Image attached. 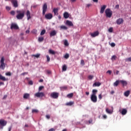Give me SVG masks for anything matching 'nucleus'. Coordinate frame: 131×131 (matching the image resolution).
Masks as SVG:
<instances>
[{"mask_svg": "<svg viewBox=\"0 0 131 131\" xmlns=\"http://www.w3.org/2000/svg\"><path fill=\"white\" fill-rule=\"evenodd\" d=\"M49 53L50 54V55H56V52L52 49L49 50Z\"/></svg>", "mask_w": 131, "mask_h": 131, "instance_id": "nucleus-25", "label": "nucleus"}, {"mask_svg": "<svg viewBox=\"0 0 131 131\" xmlns=\"http://www.w3.org/2000/svg\"><path fill=\"white\" fill-rule=\"evenodd\" d=\"M10 14H11L12 16H15V15L16 14V12H15V11L12 10V11L10 12Z\"/></svg>", "mask_w": 131, "mask_h": 131, "instance_id": "nucleus-36", "label": "nucleus"}, {"mask_svg": "<svg viewBox=\"0 0 131 131\" xmlns=\"http://www.w3.org/2000/svg\"><path fill=\"white\" fill-rule=\"evenodd\" d=\"M45 19H47L48 20H51V19L53 18V14L50 13L48 14H45Z\"/></svg>", "mask_w": 131, "mask_h": 131, "instance_id": "nucleus-8", "label": "nucleus"}, {"mask_svg": "<svg viewBox=\"0 0 131 131\" xmlns=\"http://www.w3.org/2000/svg\"><path fill=\"white\" fill-rule=\"evenodd\" d=\"M126 113H127V110H126V109L124 108L122 110L121 114L122 115H125V114H126Z\"/></svg>", "mask_w": 131, "mask_h": 131, "instance_id": "nucleus-27", "label": "nucleus"}, {"mask_svg": "<svg viewBox=\"0 0 131 131\" xmlns=\"http://www.w3.org/2000/svg\"><path fill=\"white\" fill-rule=\"evenodd\" d=\"M106 73H108V74H110V75H111V74L112 73V71H111V70H108V71L106 72Z\"/></svg>", "mask_w": 131, "mask_h": 131, "instance_id": "nucleus-51", "label": "nucleus"}, {"mask_svg": "<svg viewBox=\"0 0 131 131\" xmlns=\"http://www.w3.org/2000/svg\"><path fill=\"white\" fill-rule=\"evenodd\" d=\"M46 117L47 118V119H50L51 118V116L49 115H46Z\"/></svg>", "mask_w": 131, "mask_h": 131, "instance_id": "nucleus-54", "label": "nucleus"}, {"mask_svg": "<svg viewBox=\"0 0 131 131\" xmlns=\"http://www.w3.org/2000/svg\"><path fill=\"white\" fill-rule=\"evenodd\" d=\"M28 74V72H24V73H23L20 74V75H23V76H24V75H27Z\"/></svg>", "mask_w": 131, "mask_h": 131, "instance_id": "nucleus-50", "label": "nucleus"}, {"mask_svg": "<svg viewBox=\"0 0 131 131\" xmlns=\"http://www.w3.org/2000/svg\"><path fill=\"white\" fill-rule=\"evenodd\" d=\"M43 86H40L38 89L39 92H40V91H42V89H43Z\"/></svg>", "mask_w": 131, "mask_h": 131, "instance_id": "nucleus-47", "label": "nucleus"}, {"mask_svg": "<svg viewBox=\"0 0 131 131\" xmlns=\"http://www.w3.org/2000/svg\"><path fill=\"white\" fill-rule=\"evenodd\" d=\"M68 98H72L73 97V93H70L67 95Z\"/></svg>", "mask_w": 131, "mask_h": 131, "instance_id": "nucleus-37", "label": "nucleus"}, {"mask_svg": "<svg viewBox=\"0 0 131 131\" xmlns=\"http://www.w3.org/2000/svg\"><path fill=\"white\" fill-rule=\"evenodd\" d=\"M60 29H63V30H67L68 29V28L65 26H60Z\"/></svg>", "mask_w": 131, "mask_h": 131, "instance_id": "nucleus-33", "label": "nucleus"}, {"mask_svg": "<svg viewBox=\"0 0 131 131\" xmlns=\"http://www.w3.org/2000/svg\"><path fill=\"white\" fill-rule=\"evenodd\" d=\"M11 29H19V27H18V25H17V24H12L11 27H10Z\"/></svg>", "mask_w": 131, "mask_h": 131, "instance_id": "nucleus-10", "label": "nucleus"}, {"mask_svg": "<svg viewBox=\"0 0 131 131\" xmlns=\"http://www.w3.org/2000/svg\"><path fill=\"white\" fill-rule=\"evenodd\" d=\"M116 23L118 25H120V24H122L123 23V19L119 18L116 20Z\"/></svg>", "mask_w": 131, "mask_h": 131, "instance_id": "nucleus-13", "label": "nucleus"}, {"mask_svg": "<svg viewBox=\"0 0 131 131\" xmlns=\"http://www.w3.org/2000/svg\"><path fill=\"white\" fill-rule=\"evenodd\" d=\"M46 33V30H42L40 33V35H43Z\"/></svg>", "mask_w": 131, "mask_h": 131, "instance_id": "nucleus-39", "label": "nucleus"}, {"mask_svg": "<svg viewBox=\"0 0 131 131\" xmlns=\"http://www.w3.org/2000/svg\"><path fill=\"white\" fill-rule=\"evenodd\" d=\"M0 62H1V65H0L1 69H2V70H5V68H6V64H5V58H4V57H2L1 58Z\"/></svg>", "mask_w": 131, "mask_h": 131, "instance_id": "nucleus-3", "label": "nucleus"}, {"mask_svg": "<svg viewBox=\"0 0 131 131\" xmlns=\"http://www.w3.org/2000/svg\"><path fill=\"white\" fill-rule=\"evenodd\" d=\"M4 84H5V83H4V82H0V86H1V85H4Z\"/></svg>", "mask_w": 131, "mask_h": 131, "instance_id": "nucleus-63", "label": "nucleus"}, {"mask_svg": "<svg viewBox=\"0 0 131 131\" xmlns=\"http://www.w3.org/2000/svg\"><path fill=\"white\" fill-rule=\"evenodd\" d=\"M120 83V80H116L114 83V86H118V84Z\"/></svg>", "mask_w": 131, "mask_h": 131, "instance_id": "nucleus-23", "label": "nucleus"}, {"mask_svg": "<svg viewBox=\"0 0 131 131\" xmlns=\"http://www.w3.org/2000/svg\"><path fill=\"white\" fill-rule=\"evenodd\" d=\"M33 57H35V58H39L40 57V54H37L32 55Z\"/></svg>", "mask_w": 131, "mask_h": 131, "instance_id": "nucleus-35", "label": "nucleus"}, {"mask_svg": "<svg viewBox=\"0 0 131 131\" xmlns=\"http://www.w3.org/2000/svg\"><path fill=\"white\" fill-rule=\"evenodd\" d=\"M32 33H34V34H36L37 33V30L36 29H33L32 31Z\"/></svg>", "mask_w": 131, "mask_h": 131, "instance_id": "nucleus-41", "label": "nucleus"}, {"mask_svg": "<svg viewBox=\"0 0 131 131\" xmlns=\"http://www.w3.org/2000/svg\"><path fill=\"white\" fill-rule=\"evenodd\" d=\"M0 80H2L3 81H7L8 79L6 78V77H4V76L0 74Z\"/></svg>", "mask_w": 131, "mask_h": 131, "instance_id": "nucleus-19", "label": "nucleus"}, {"mask_svg": "<svg viewBox=\"0 0 131 131\" xmlns=\"http://www.w3.org/2000/svg\"><path fill=\"white\" fill-rule=\"evenodd\" d=\"M68 87L67 86H63L60 87V90L61 91H66V90H67Z\"/></svg>", "mask_w": 131, "mask_h": 131, "instance_id": "nucleus-32", "label": "nucleus"}, {"mask_svg": "<svg viewBox=\"0 0 131 131\" xmlns=\"http://www.w3.org/2000/svg\"><path fill=\"white\" fill-rule=\"evenodd\" d=\"M66 24L68 25V26H73V23L70 20H67Z\"/></svg>", "mask_w": 131, "mask_h": 131, "instance_id": "nucleus-18", "label": "nucleus"}, {"mask_svg": "<svg viewBox=\"0 0 131 131\" xmlns=\"http://www.w3.org/2000/svg\"><path fill=\"white\" fill-rule=\"evenodd\" d=\"M12 3L14 8H17V7H18V2H17V1L13 0L12 1Z\"/></svg>", "mask_w": 131, "mask_h": 131, "instance_id": "nucleus-16", "label": "nucleus"}, {"mask_svg": "<svg viewBox=\"0 0 131 131\" xmlns=\"http://www.w3.org/2000/svg\"><path fill=\"white\" fill-rule=\"evenodd\" d=\"M85 94H86V96H89V95H90V92H85Z\"/></svg>", "mask_w": 131, "mask_h": 131, "instance_id": "nucleus-64", "label": "nucleus"}, {"mask_svg": "<svg viewBox=\"0 0 131 131\" xmlns=\"http://www.w3.org/2000/svg\"><path fill=\"white\" fill-rule=\"evenodd\" d=\"M126 62H131V57L126 59Z\"/></svg>", "mask_w": 131, "mask_h": 131, "instance_id": "nucleus-48", "label": "nucleus"}, {"mask_svg": "<svg viewBox=\"0 0 131 131\" xmlns=\"http://www.w3.org/2000/svg\"><path fill=\"white\" fill-rule=\"evenodd\" d=\"M7 125V121L0 120V126H6Z\"/></svg>", "mask_w": 131, "mask_h": 131, "instance_id": "nucleus-9", "label": "nucleus"}, {"mask_svg": "<svg viewBox=\"0 0 131 131\" xmlns=\"http://www.w3.org/2000/svg\"><path fill=\"white\" fill-rule=\"evenodd\" d=\"M102 98H103V97L102 96V94H99L98 95V98L99 99V100H102Z\"/></svg>", "mask_w": 131, "mask_h": 131, "instance_id": "nucleus-49", "label": "nucleus"}, {"mask_svg": "<svg viewBox=\"0 0 131 131\" xmlns=\"http://www.w3.org/2000/svg\"><path fill=\"white\" fill-rule=\"evenodd\" d=\"M7 95H4V97H3V99H4V100H6V99H7Z\"/></svg>", "mask_w": 131, "mask_h": 131, "instance_id": "nucleus-61", "label": "nucleus"}, {"mask_svg": "<svg viewBox=\"0 0 131 131\" xmlns=\"http://www.w3.org/2000/svg\"><path fill=\"white\" fill-rule=\"evenodd\" d=\"M32 113H38V110L33 109V110H32Z\"/></svg>", "mask_w": 131, "mask_h": 131, "instance_id": "nucleus-40", "label": "nucleus"}, {"mask_svg": "<svg viewBox=\"0 0 131 131\" xmlns=\"http://www.w3.org/2000/svg\"><path fill=\"white\" fill-rule=\"evenodd\" d=\"M97 93H98V90L96 89H94L92 90V95L97 96Z\"/></svg>", "mask_w": 131, "mask_h": 131, "instance_id": "nucleus-26", "label": "nucleus"}, {"mask_svg": "<svg viewBox=\"0 0 131 131\" xmlns=\"http://www.w3.org/2000/svg\"><path fill=\"white\" fill-rule=\"evenodd\" d=\"M101 85V82H95L93 84V86H100Z\"/></svg>", "mask_w": 131, "mask_h": 131, "instance_id": "nucleus-21", "label": "nucleus"}, {"mask_svg": "<svg viewBox=\"0 0 131 131\" xmlns=\"http://www.w3.org/2000/svg\"><path fill=\"white\" fill-rule=\"evenodd\" d=\"M63 16L65 19L69 18V13H68L67 12H65L63 14Z\"/></svg>", "mask_w": 131, "mask_h": 131, "instance_id": "nucleus-22", "label": "nucleus"}, {"mask_svg": "<svg viewBox=\"0 0 131 131\" xmlns=\"http://www.w3.org/2000/svg\"><path fill=\"white\" fill-rule=\"evenodd\" d=\"M53 12L54 15L57 16L58 15V8H54L53 9Z\"/></svg>", "mask_w": 131, "mask_h": 131, "instance_id": "nucleus-29", "label": "nucleus"}, {"mask_svg": "<svg viewBox=\"0 0 131 131\" xmlns=\"http://www.w3.org/2000/svg\"><path fill=\"white\" fill-rule=\"evenodd\" d=\"M26 15L27 17V20H30V19H31V16H30V11H29V10L27 11Z\"/></svg>", "mask_w": 131, "mask_h": 131, "instance_id": "nucleus-17", "label": "nucleus"}, {"mask_svg": "<svg viewBox=\"0 0 131 131\" xmlns=\"http://www.w3.org/2000/svg\"><path fill=\"white\" fill-rule=\"evenodd\" d=\"M111 47H115V43L114 42H112L111 44Z\"/></svg>", "mask_w": 131, "mask_h": 131, "instance_id": "nucleus-58", "label": "nucleus"}, {"mask_svg": "<svg viewBox=\"0 0 131 131\" xmlns=\"http://www.w3.org/2000/svg\"><path fill=\"white\" fill-rule=\"evenodd\" d=\"M116 9H119V5H117L115 6Z\"/></svg>", "mask_w": 131, "mask_h": 131, "instance_id": "nucleus-59", "label": "nucleus"}, {"mask_svg": "<svg viewBox=\"0 0 131 131\" xmlns=\"http://www.w3.org/2000/svg\"><path fill=\"white\" fill-rule=\"evenodd\" d=\"M103 119H106L107 115H103Z\"/></svg>", "mask_w": 131, "mask_h": 131, "instance_id": "nucleus-57", "label": "nucleus"}, {"mask_svg": "<svg viewBox=\"0 0 131 131\" xmlns=\"http://www.w3.org/2000/svg\"><path fill=\"white\" fill-rule=\"evenodd\" d=\"M23 98L24 99L27 100V99H29V98H30V94L28 93H25L24 94Z\"/></svg>", "mask_w": 131, "mask_h": 131, "instance_id": "nucleus-15", "label": "nucleus"}, {"mask_svg": "<svg viewBox=\"0 0 131 131\" xmlns=\"http://www.w3.org/2000/svg\"><path fill=\"white\" fill-rule=\"evenodd\" d=\"M64 58H65V59H68V58H69V54H66L64 56Z\"/></svg>", "mask_w": 131, "mask_h": 131, "instance_id": "nucleus-44", "label": "nucleus"}, {"mask_svg": "<svg viewBox=\"0 0 131 131\" xmlns=\"http://www.w3.org/2000/svg\"><path fill=\"white\" fill-rule=\"evenodd\" d=\"M99 34V31H98L94 32V33H91L90 34L91 36H92V37H96V36H98Z\"/></svg>", "mask_w": 131, "mask_h": 131, "instance_id": "nucleus-11", "label": "nucleus"}, {"mask_svg": "<svg viewBox=\"0 0 131 131\" xmlns=\"http://www.w3.org/2000/svg\"><path fill=\"white\" fill-rule=\"evenodd\" d=\"M116 75H118V74H119V71H116Z\"/></svg>", "mask_w": 131, "mask_h": 131, "instance_id": "nucleus-60", "label": "nucleus"}, {"mask_svg": "<svg viewBox=\"0 0 131 131\" xmlns=\"http://www.w3.org/2000/svg\"><path fill=\"white\" fill-rule=\"evenodd\" d=\"M57 34V32L55 30L51 31L50 33V36H55Z\"/></svg>", "mask_w": 131, "mask_h": 131, "instance_id": "nucleus-20", "label": "nucleus"}, {"mask_svg": "<svg viewBox=\"0 0 131 131\" xmlns=\"http://www.w3.org/2000/svg\"><path fill=\"white\" fill-rule=\"evenodd\" d=\"M74 104V102L73 101H70L69 102H68L66 104V106H72Z\"/></svg>", "mask_w": 131, "mask_h": 131, "instance_id": "nucleus-30", "label": "nucleus"}, {"mask_svg": "<svg viewBox=\"0 0 131 131\" xmlns=\"http://www.w3.org/2000/svg\"><path fill=\"white\" fill-rule=\"evenodd\" d=\"M50 97L53 99H58V98H59V93L57 92H53L50 94Z\"/></svg>", "mask_w": 131, "mask_h": 131, "instance_id": "nucleus-4", "label": "nucleus"}, {"mask_svg": "<svg viewBox=\"0 0 131 131\" xmlns=\"http://www.w3.org/2000/svg\"><path fill=\"white\" fill-rule=\"evenodd\" d=\"M105 111L108 114H112V113H113V111H111V110L108 109V108H106Z\"/></svg>", "mask_w": 131, "mask_h": 131, "instance_id": "nucleus-28", "label": "nucleus"}, {"mask_svg": "<svg viewBox=\"0 0 131 131\" xmlns=\"http://www.w3.org/2000/svg\"><path fill=\"white\" fill-rule=\"evenodd\" d=\"M47 10H48V4H47V3H45L42 7V15H43V16L46 15V12H47Z\"/></svg>", "mask_w": 131, "mask_h": 131, "instance_id": "nucleus-6", "label": "nucleus"}, {"mask_svg": "<svg viewBox=\"0 0 131 131\" xmlns=\"http://www.w3.org/2000/svg\"><path fill=\"white\" fill-rule=\"evenodd\" d=\"M116 56L113 55V56L112 57V60H116Z\"/></svg>", "mask_w": 131, "mask_h": 131, "instance_id": "nucleus-52", "label": "nucleus"}, {"mask_svg": "<svg viewBox=\"0 0 131 131\" xmlns=\"http://www.w3.org/2000/svg\"><path fill=\"white\" fill-rule=\"evenodd\" d=\"M6 10H7V11H10V10H11L10 7H8V6H7V7H6Z\"/></svg>", "mask_w": 131, "mask_h": 131, "instance_id": "nucleus-55", "label": "nucleus"}, {"mask_svg": "<svg viewBox=\"0 0 131 131\" xmlns=\"http://www.w3.org/2000/svg\"><path fill=\"white\" fill-rule=\"evenodd\" d=\"M88 78H89V79H90V80H92V79H93V78H94V76H93V75H89L88 76Z\"/></svg>", "mask_w": 131, "mask_h": 131, "instance_id": "nucleus-43", "label": "nucleus"}, {"mask_svg": "<svg viewBox=\"0 0 131 131\" xmlns=\"http://www.w3.org/2000/svg\"><path fill=\"white\" fill-rule=\"evenodd\" d=\"M105 14L107 18H111V17H112L113 12L111 11L110 8H107L105 11Z\"/></svg>", "mask_w": 131, "mask_h": 131, "instance_id": "nucleus-2", "label": "nucleus"}, {"mask_svg": "<svg viewBox=\"0 0 131 131\" xmlns=\"http://www.w3.org/2000/svg\"><path fill=\"white\" fill-rule=\"evenodd\" d=\"M46 58L47 59V62H50V61H51V58L49 55H46Z\"/></svg>", "mask_w": 131, "mask_h": 131, "instance_id": "nucleus-42", "label": "nucleus"}, {"mask_svg": "<svg viewBox=\"0 0 131 131\" xmlns=\"http://www.w3.org/2000/svg\"><path fill=\"white\" fill-rule=\"evenodd\" d=\"M29 84H30L31 85H32V84H33V82L32 81H30L29 82Z\"/></svg>", "mask_w": 131, "mask_h": 131, "instance_id": "nucleus-56", "label": "nucleus"}, {"mask_svg": "<svg viewBox=\"0 0 131 131\" xmlns=\"http://www.w3.org/2000/svg\"><path fill=\"white\" fill-rule=\"evenodd\" d=\"M109 32H113V28L111 27L108 29Z\"/></svg>", "mask_w": 131, "mask_h": 131, "instance_id": "nucleus-46", "label": "nucleus"}, {"mask_svg": "<svg viewBox=\"0 0 131 131\" xmlns=\"http://www.w3.org/2000/svg\"><path fill=\"white\" fill-rule=\"evenodd\" d=\"M91 100L93 103H97L98 101V97H97V95H91Z\"/></svg>", "mask_w": 131, "mask_h": 131, "instance_id": "nucleus-5", "label": "nucleus"}, {"mask_svg": "<svg viewBox=\"0 0 131 131\" xmlns=\"http://www.w3.org/2000/svg\"><path fill=\"white\" fill-rule=\"evenodd\" d=\"M64 46H66L67 47L68 46H69V44L68 43V41H67V40H65V41L64 42Z\"/></svg>", "mask_w": 131, "mask_h": 131, "instance_id": "nucleus-38", "label": "nucleus"}, {"mask_svg": "<svg viewBox=\"0 0 131 131\" xmlns=\"http://www.w3.org/2000/svg\"><path fill=\"white\" fill-rule=\"evenodd\" d=\"M81 65H84V60L83 59L81 60Z\"/></svg>", "mask_w": 131, "mask_h": 131, "instance_id": "nucleus-53", "label": "nucleus"}, {"mask_svg": "<svg viewBox=\"0 0 131 131\" xmlns=\"http://www.w3.org/2000/svg\"><path fill=\"white\" fill-rule=\"evenodd\" d=\"M39 82H43V79H41L39 80Z\"/></svg>", "mask_w": 131, "mask_h": 131, "instance_id": "nucleus-62", "label": "nucleus"}, {"mask_svg": "<svg viewBox=\"0 0 131 131\" xmlns=\"http://www.w3.org/2000/svg\"><path fill=\"white\" fill-rule=\"evenodd\" d=\"M16 17L17 20H22L25 16V10H18L16 11Z\"/></svg>", "mask_w": 131, "mask_h": 131, "instance_id": "nucleus-1", "label": "nucleus"}, {"mask_svg": "<svg viewBox=\"0 0 131 131\" xmlns=\"http://www.w3.org/2000/svg\"><path fill=\"white\" fill-rule=\"evenodd\" d=\"M129 94H130V91L128 90L124 92V95L125 97H128L129 96Z\"/></svg>", "mask_w": 131, "mask_h": 131, "instance_id": "nucleus-24", "label": "nucleus"}, {"mask_svg": "<svg viewBox=\"0 0 131 131\" xmlns=\"http://www.w3.org/2000/svg\"><path fill=\"white\" fill-rule=\"evenodd\" d=\"M6 75H7V76H11L12 75V74H11V72H8L6 73Z\"/></svg>", "mask_w": 131, "mask_h": 131, "instance_id": "nucleus-45", "label": "nucleus"}, {"mask_svg": "<svg viewBox=\"0 0 131 131\" xmlns=\"http://www.w3.org/2000/svg\"><path fill=\"white\" fill-rule=\"evenodd\" d=\"M120 83H121V84H122L123 86H125L127 85V82H126V81H124L123 80H120Z\"/></svg>", "mask_w": 131, "mask_h": 131, "instance_id": "nucleus-14", "label": "nucleus"}, {"mask_svg": "<svg viewBox=\"0 0 131 131\" xmlns=\"http://www.w3.org/2000/svg\"><path fill=\"white\" fill-rule=\"evenodd\" d=\"M62 71H66L67 70V66L66 64H64L62 67Z\"/></svg>", "mask_w": 131, "mask_h": 131, "instance_id": "nucleus-31", "label": "nucleus"}, {"mask_svg": "<svg viewBox=\"0 0 131 131\" xmlns=\"http://www.w3.org/2000/svg\"><path fill=\"white\" fill-rule=\"evenodd\" d=\"M106 7L107 6L106 5H103L102 6H101L100 11V14L104 13V12H105V10L106 9Z\"/></svg>", "mask_w": 131, "mask_h": 131, "instance_id": "nucleus-12", "label": "nucleus"}, {"mask_svg": "<svg viewBox=\"0 0 131 131\" xmlns=\"http://www.w3.org/2000/svg\"><path fill=\"white\" fill-rule=\"evenodd\" d=\"M43 37H39L38 39V40L39 42H41V41H43Z\"/></svg>", "mask_w": 131, "mask_h": 131, "instance_id": "nucleus-34", "label": "nucleus"}, {"mask_svg": "<svg viewBox=\"0 0 131 131\" xmlns=\"http://www.w3.org/2000/svg\"><path fill=\"white\" fill-rule=\"evenodd\" d=\"M35 96L37 98H42V97H45V93L43 92H37L35 94Z\"/></svg>", "mask_w": 131, "mask_h": 131, "instance_id": "nucleus-7", "label": "nucleus"}]
</instances>
